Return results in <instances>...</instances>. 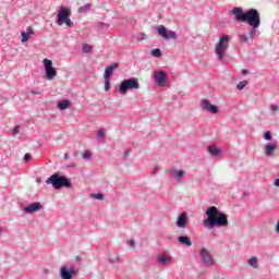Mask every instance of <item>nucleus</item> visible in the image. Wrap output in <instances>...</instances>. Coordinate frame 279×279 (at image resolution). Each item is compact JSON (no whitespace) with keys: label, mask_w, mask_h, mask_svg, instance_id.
Segmentation results:
<instances>
[{"label":"nucleus","mask_w":279,"mask_h":279,"mask_svg":"<svg viewBox=\"0 0 279 279\" xmlns=\"http://www.w3.org/2000/svg\"><path fill=\"white\" fill-rule=\"evenodd\" d=\"M201 108H202V110H205V112H210L211 114L219 113V107L210 104V100H208V99L201 100Z\"/></svg>","instance_id":"nucleus-11"},{"label":"nucleus","mask_w":279,"mask_h":279,"mask_svg":"<svg viewBox=\"0 0 279 279\" xmlns=\"http://www.w3.org/2000/svg\"><path fill=\"white\" fill-rule=\"evenodd\" d=\"M44 274H49V269H45V270H44Z\"/></svg>","instance_id":"nucleus-49"},{"label":"nucleus","mask_w":279,"mask_h":279,"mask_svg":"<svg viewBox=\"0 0 279 279\" xmlns=\"http://www.w3.org/2000/svg\"><path fill=\"white\" fill-rule=\"evenodd\" d=\"M92 50H93V46L88 44L83 45V53H90Z\"/></svg>","instance_id":"nucleus-28"},{"label":"nucleus","mask_w":279,"mask_h":279,"mask_svg":"<svg viewBox=\"0 0 279 279\" xmlns=\"http://www.w3.org/2000/svg\"><path fill=\"white\" fill-rule=\"evenodd\" d=\"M90 8H92V4L87 3L83 7H80L77 12H78V14H86V12H88V10H90Z\"/></svg>","instance_id":"nucleus-23"},{"label":"nucleus","mask_w":279,"mask_h":279,"mask_svg":"<svg viewBox=\"0 0 279 279\" xmlns=\"http://www.w3.org/2000/svg\"><path fill=\"white\" fill-rule=\"evenodd\" d=\"M247 40H250V38H247V35L242 34V35L240 36V41H242V43H247Z\"/></svg>","instance_id":"nucleus-37"},{"label":"nucleus","mask_w":279,"mask_h":279,"mask_svg":"<svg viewBox=\"0 0 279 279\" xmlns=\"http://www.w3.org/2000/svg\"><path fill=\"white\" fill-rule=\"evenodd\" d=\"M178 242L181 245H185V247H191L193 245V242L191 241V238L189 235H181L178 238Z\"/></svg>","instance_id":"nucleus-20"},{"label":"nucleus","mask_w":279,"mask_h":279,"mask_svg":"<svg viewBox=\"0 0 279 279\" xmlns=\"http://www.w3.org/2000/svg\"><path fill=\"white\" fill-rule=\"evenodd\" d=\"M128 156H130V150L124 151V158H128Z\"/></svg>","instance_id":"nucleus-46"},{"label":"nucleus","mask_w":279,"mask_h":279,"mask_svg":"<svg viewBox=\"0 0 279 279\" xmlns=\"http://www.w3.org/2000/svg\"><path fill=\"white\" fill-rule=\"evenodd\" d=\"M207 151L208 154H210V156H213V158H219V156H221L222 154V150L220 147H218L217 145L213 144V145H209L207 147Z\"/></svg>","instance_id":"nucleus-15"},{"label":"nucleus","mask_w":279,"mask_h":279,"mask_svg":"<svg viewBox=\"0 0 279 279\" xmlns=\"http://www.w3.org/2000/svg\"><path fill=\"white\" fill-rule=\"evenodd\" d=\"M71 9L65 7H60L59 13L57 15V25L66 24L68 27H73V21H71Z\"/></svg>","instance_id":"nucleus-6"},{"label":"nucleus","mask_w":279,"mask_h":279,"mask_svg":"<svg viewBox=\"0 0 279 279\" xmlns=\"http://www.w3.org/2000/svg\"><path fill=\"white\" fill-rule=\"evenodd\" d=\"M57 108L59 110H69V108H73V104L69 99H63L57 104Z\"/></svg>","instance_id":"nucleus-19"},{"label":"nucleus","mask_w":279,"mask_h":279,"mask_svg":"<svg viewBox=\"0 0 279 279\" xmlns=\"http://www.w3.org/2000/svg\"><path fill=\"white\" fill-rule=\"evenodd\" d=\"M24 160H25V162H29V160H32V155L29 153H26L24 155Z\"/></svg>","instance_id":"nucleus-39"},{"label":"nucleus","mask_w":279,"mask_h":279,"mask_svg":"<svg viewBox=\"0 0 279 279\" xmlns=\"http://www.w3.org/2000/svg\"><path fill=\"white\" fill-rule=\"evenodd\" d=\"M21 36H22V43H27V40H29V35H27V33L22 32Z\"/></svg>","instance_id":"nucleus-32"},{"label":"nucleus","mask_w":279,"mask_h":279,"mask_svg":"<svg viewBox=\"0 0 279 279\" xmlns=\"http://www.w3.org/2000/svg\"><path fill=\"white\" fill-rule=\"evenodd\" d=\"M89 197L92 199H99L100 202H104V194L102 193H92V194H89Z\"/></svg>","instance_id":"nucleus-24"},{"label":"nucleus","mask_w":279,"mask_h":279,"mask_svg":"<svg viewBox=\"0 0 279 279\" xmlns=\"http://www.w3.org/2000/svg\"><path fill=\"white\" fill-rule=\"evenodd\" d=\"M199 258L205 267H215V257H213V254H210L208 248H201Z\"/></svg>","instance_id":"nucleus-8"},{"label":"nucleus","mask_w":279,"mask_h":279,"mask_svg":"<svg viewBox=\"0 0 279 279\" xmlns=\"http://www.w3.org/2000/svg\"><path fill=\"white\" fill-rule=\"evenodd\" d=\"M46 184H51V186L56 191H60V189H71L72 183L71 179L60 175V173H53L46 180Z\"/></svg>","instance_id":"nucleus-3"},{"label":"nucleus","mask_w":279,"mask_h":279,"mask_svg":"<svg viewBox=\"0 0 279 279\" xmlns=\"http://www.w3.org/2000/svg\"><path fill=\"white\" fill-rule=\"evenodd\" d=\"M65 169H75V163H69L65 166Z\"/></svg>","instance_id":"nucleus-41"},{"label":"nucleus","mask_w":279,"mask_h":279,"mask_svg":"<svg viewBox=\"0 0 279 279\" xmlns=\"http://www.w3.org/2000/svg\"><path fill=\"white\" fill-rule=\"evenodd\" d=\"M43 64L45 70V77L48 80V82H51V80L58 75V70L53 66V61L44 59Z\"/></svg>","instance_id":"nucleus-7"},{"label":"nucleus","mask_w":279,"mask_h":279,"mask_svg":"<svg viewBox=\"0 0 279 279\" xmlns=\"http://www.w3.org/2000/svg\"><path fill=\"white\" fill-rule=\"evenodd\" d=\"M241 73H242V75H247V73H250V71H248V70H245V69H243V70L241 71Z\"/></svg>","instance_id":"nucleus-44"},{"label":"nucleus","mask_w":279,"mask_h":279,"mask_svg":"<svg viewBox=\"0 0 279 279\" xmlns=\"http://www.w3.org/2000/svg\"><path fill=\"white\" fill-rule=\"evenodd\" d=\"M276 232L279 233V221L276 225Z\"/></svg>","instance_id":"nucleus-47"},{"label":"nucleus","mask_w":279,"mask_h":279,"mask_svg":"<svg viewBox=\"0 0 279 279\" xmlns=\"http://www.w3.org/2000/svg\"><path fill=\"white\" fill-rule=\"evenodd\" d=\"M38 210H43V205L40 203H32L23 208V213L26 215H34V213H38Z\"/></svg>","instance_id":"nucleus-13"},{"label":"nucleus","mask_w":279,"mask_h":279,"mask_svg":"<svg viewBox=\"0 0 279 279\" xmlns=\"http://www.w3.org/2000/svg\"><path fill=\"white\" fill-rule=\"evenodd\" d=\"M228 47H230V35L222 34L215 46L217 60H223V58H226V51H228Z\"/></svg>","instance_id":"nucleus-4"},{"label":"nucleus","mask_w":279,"mask_h":279,"mask_svg":"<svg viewBox=\"0 0 279 279\" xmlns=\"http://www.w3.org/2000/svg\"><path fill=\"white\" fill-rule=\"evenodd\" d=\"M37 182L40 183V179H37Z\"/></svg>","instance_id":"nucleus-50"},{"label":"nucleus","mask_w":279,"mask_h":279,"mask_svg":"<svg viewBox=\"0 0 279 279\" xmlns=\"http://www.w3.org/2000/svg\"><path fill=\"white\" fill-rule=\"evenodd\" d=\"M116 69H119V63H112L105 70L104 78L110 80L116 71Z\"/></svg>","instance_id":"nucleus-16"},{"label":"nucleus","mask_w":279,"mask_h":279,"mask_svg":"<svg viewBox=\"0 0 279 279\" xmlns=\"http://www.w3.org/2000/svg\"><path fill=\"white\" fill-rule=\"evenodd\" d=\"M175 226L180 230H184V228L189 226V218L186 217V213H182L178 216Z\"/></svg>","instance_id":"nucleus-14"},{"label":"nucleus","mask_w":279,"mask_h":279,"mask_svg":"<svg viewBox=\"0 0 279 279\" xmlns=\"http://www.w3.org/2000/svg\"><path fill=\"white\" fill-rule=\"evenodd\" d=\"M171 173L174 180H180L181 178H184V170H173Z\"/></svg>","instance_id":"nucleus-22"},{"label":"nucleus","mask_w":279,"mask_h":279,"mask_svg":"<svg viewBox=\"0 0 279 279\" xmlns=\"http://www.w3.org/2000/svg\"><path fill=\"white\" fill-rule=\"evenodd\" d=\"M274 137L271 136V131H266L264 133V140L265 141H271Z\"/></svg>","instance_id":"nucleus-31"},{"label":"nucleus","mask_w":279,"mask_h":279,"mask_svg":"<svg viewBox=\"0 0 279 279\" xmlns=\"http://www.w3.org/2000/svg\"><path fill=\"white\" fill-rule=\"evenodd\" d=\"M247 265L250 267H253V269H258V257L253 256L247 259Z\"/></svg>","instance_id":"nucleus-21"},{"label":"nucleus","mask_w":279,"mask_h":279,"mask_svg":"<svg viewBox=\"0 0 279 279\" xmlns=\"http://www.w3.org/2000/svg\"><path fill=\"white\" fill-rule=\"evenodd\" d=\"M1 231H2V230L0 229V234H1Z\"/></svg>","instance_id":"nucleus-51"},{"label":"nucleus","mask_w":279,"mask_h":279,"mask_svg":"<svg viewBox=\"0 0 279 279\" xmlns=\"http://www.w3.org/2000/svg\"><path fill=\"white\" fill-rule=\"evenodd\" d=\"M31 93H32V95H40L41 94L40 90H36V89H33Z\"/></svg>","instance_id":"nucleus-43"},{"label":"nucleus","mask_w":279,"mask_h":279,"mask_svg":"<svg viewBox=\"0 0 279 279\" xmlns=\"http://www.w3.org/2000/svg\"><path fill=\"white\" fill-rule=\"evenodd\" d=\"M129 245L130 247H134V245H136V242L134 240H130Z\"/></svg>","instance_id":"nucleus-42"},{"label":"nucleus","mask_w":279,"mask_h":279,"mask_svg":"<svg viewBox=\"0 0 279 279\" xmlns=\"http://www.w3.org/2000/svg\"><path fill=\"white\" fill-rule=\"evenodd\" d=\"M153 173H154V175H156V173H158V167H155V168L153 169Z\"/></svg>","instance_id":"nucleus-45"},{"label":"nucleus","mask_w":279,"mask_h":279,"mask_svg":"<svg viewBox=\"0 0 279 279\" xmlns=\"http://www.w3.org/2000/svg\"><path fill=\"white\" fill-rule=\"evenodd\" d=\"M136 38H138V40H145L147 38V34L141 33V34L136 35Z\"/></svg>","instance_id":"nucleus-36"},{"label":"nucleus","mask_w":279,"mask_h":279,"mask_svg":"<svg viewBox=\"0 0 279 279\" xmlns=\"http://www.w3.org/2000/svg\"><path fill=\"white\" fill-rule=\"evenodd\" d=\"M141 88V83H138V78L131 77L125 78L120 83V95H128V90H138Z\"/></svg>","instance_id":"nucleus-5"},{"label":"nucleus","mask_w":279,"mask_h":279,"mask_svg":"<svg viewBox=\"0 0 279 279\" xmlns=\"http://www.w3.org/2000/svg\"><path fill=\"white\" fill-rule=\"evenodd\" d=\"M20 131H21V126H20V125L15 126V128L12 130L13 136H16V134H19Z\"/></svg>","instance_id":"nucleus-38"},{"label":"nucleus","mask_w":279,"mask_h":279,"mask_svg":"<svg viewBox=\"0 0 279 279\" xmlns=\"http://www.w3.org/2000/svg\"><path fill=\"white\" fill-rule=\"evenodd\" d=\"M83 158L85 160H90V158H93V156L90 155L89 150H85L84 154H83Z\"/></svg>","instance_id":"nucleus-33"},{"label":"nucleus","mask_w":279,"mask_h":279,"mask_svg":"<svg viewBox=\"0 0 279 279\" xmlns=\"http://www.w3.org/2000/svg\"><path fill=\"white\" fill-rule=\"evenodd\" d=\"M105 90H110V78H105Z\"/></svg>","instance_id":"nucleus-34"},{"label":"nucleus","mask_w":279,"mask_h":279,"mask_svg":"<svg viewBox=\"0 0 279 279\" xmlns=\"http://www.w3.org/2000/svg\"><path fill=\"white\" fill-rule=\"evenodd\" d=\"M277 146L274 143H268L265 147H264V153L265 156H267V158H274V151H276Z\"/></svg>","instance_id":"nucleus-17"},{"label":"nucleus","mask_w":279,"mask_h":279,"mask_svg":"<svg viewBox=\"0 0 279 279\" xmlns=\"http://www.w3.org/2000/svg\"><path fill=\"white\" fill-rule=\"evenodd\" d=\"M97 27H98V29H109L110 28V24H106L104 22H99L97 24Z\"/></svg>","instance_id":"nucleus-29"},{"label":"nucleus","mask_w":279,"mask_h":279,"mask_svg":"<svg viewBox=\"0 0 279 279\" xmlns=\"http://www.w3.org/2000/svg\"><path fill=\"white\" fill-rule=\"evenodd\" d=\"M60 276L62 279H73V276H77V269L66 268V266H62L60 268Z\"/></svg>","instance_id":"nucleus-12"},{"label":"nucleus","mask_w":279,"mask_h":279,"mask_svg":"<svg viewBox=\"0 0 279 279\" xmlns=\"http://www.w3.org/2000/svg\"><path fill=\"white\" fill-rule=\"evenodd\" d=\"M207 219L203 221L204 228L213 230V228H228V215L220 211L217 206H210L206 209Z\"/></svg>","instance_id":"nucleus-2"},{"label":"nucleus","mask_w":279,"mask_h":279,"mask_svg":"<svg viewBox=\"0 0 279 279\" xmlns=\"http://www.w3.org/2000/svg\"><path fill=\"white\" fill-rule=\"evenodd\" d=\"M151 56L154 58H160V56H162V51H160V48H156L151 50Z\"/></svg>","instance_id":"nucleus-26"},{"label":"nucleus","mask_w":279,"mask_h":279,"mask_svg":"<svg viewBox=\"0 0 279 279\" xmlns=\"http://www.w3.org/2000/svg\"><path fill=\"white\" fill-rule=\"evenodd\" d=\"M167 71L165 70H160V71H156L153 74V80L156 82L157 86H161L165 87L167 86Z\"/></svg>","instance_id":"nucleus-10"},{"label":"nucleus","mask_w":279,"mask_h":279,"mask_svg":"<svg viewBox=\"0 0 279 279\" xmlns=\"http://www.w3.org/2000/svg\"><path fill=\"white\" fill-rule=\"evenodd\" d=\"M172 258L169 255L161 254L157 256V263L158 265L169 266L171 265Z\"/></svg>","instance_id":"nucleus-18"},{"label":"nucleus","mask_w":279,"mask_h":279,"mask_svg":"<svg viewBox=\"0 0 279 279\" xmlns=\"http://www.w3.org/2000/svg\"><path fill=\"white\" fill-rule=\"evenodd\" d=\"M270 110H271L272 112H278V110H279L278 105H271V106H270Z\"/></svg>","instance_id":"nucleus-40"},{"label":"nucleus","mask_w":279,"mask_h":279,"mask_svg":"<svg viewBox=\"0 0 279 279\" xmlns=\"http://www.w3.org/2000/svg\"><path fill=\"white\" fill-rule=\"evenodd\" d=\"M108 263L110 264V265H119V263H121V257H119V256H114V257H110L109 259H108Z\"/></svg>","instance_id":"nucleus-25"},{"label":"nucleus","mask_w":279,"mask_h":279,"mask_svg":"<svg viewBox=\"0 0 279 279\" xmlns=\"http://www.w3.org/2000/svg\"><path fill=\"white\" fill-rule=\"evenodd\" d=\"M26 35H28V36H34V29L32 28V26H28L27 28H26V32H24Z\"/></svg>","instance_id":"nucleus-35"},{"label":"nucleus","mask_w":279,"mask_h":279,"mask_svg":"<svg viewBox=\"0 0 279 279\" xmlns=\"http://www.w3.org/2000/svg\"><path fill=\"white\" fill-rule=\"evenodd\" d=\"M97 138H104L106 136V131L104 129H100L97 131Z\"/></svg>","instance_id":"nucleus-30"},{"label":"nucleus","mask_w":279,"mask_h":279,"mask_svg":"<svg viewBox=\"0 0 279 279\" xmlns=\"http://www.w3.org/2000/svg\"><path fill=\"white\" fill-rule=\"evenodd\" d=\"M231 14L234 16V21L238 23H248V38L254 40L256 38V32L260 27V13L256 9H248L246 12L243 11V8L235 7L232 9Z\"/></svg>","instance_id":"nucleus-1"},{"label":"nucleus","mask_w":279,"mask_h":279,"mask_svg":"<svg viewBox=\"0 0 279 279\" xmlns=\"http://www.w3.org/2000/svg\"><path fill=\"white\" fill-rule=\"evenodd\" d=\"M157 33L161 38H165V40H178L179 38L178 33L167 29L165 25L157 26Z\"/></svg>","instance_id":"nucleus-9"},{"label":"nucleus","mask_w":279,"mask_h":279,"mask_svg":"<svg viewBox=\"0 0 279 279\" xmlns=\"http://www.w3.org/2000/svg\"><path fill=\"white\" fill-rule=\"evenodd\" d=\"M247 84H250V82L247 81H242L236 85V89L238 90H243V88H245V86H247Z\"/></svg>","instance_id":"nucleus-27"},{"label":"nucleus","mask_w":279,"mask_h":279,"mask_svg":"<svg viewBox=\"0 0 279 279\" xmlns=\"http://www.w3.org/2000/svg\"><path fill=\"white\" fill-rule=\"evenodd\" d=\"M63 158H64L65 160H69V154L65 153L64 156H63Z\"/></svg>","instance_id":"nucleus-48"}]
</instances>
